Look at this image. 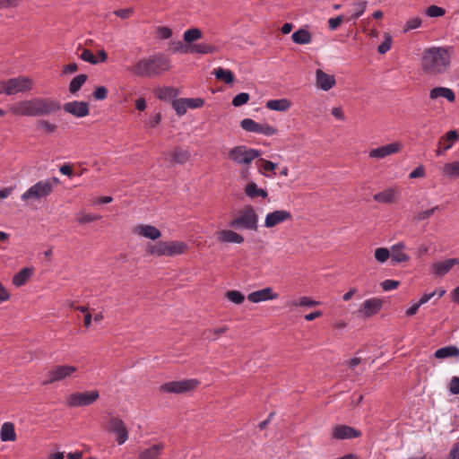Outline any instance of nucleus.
Masks as SVG:
<instances>
[{
    "label": "nucleus",
    "mask_w": 459,
    "mask_h": 459,
    "mask_svg": "<svg viewBox=\"0 0 459 459\" xmlns=\"http://www.w3.org/2000/svg\"><path fill=\"white\" fill-rule=\"evenodd\" d=\"M61 103L49 97H36L17 102L11 108L13 114L25 117H48L59 112Z\"/></svg>",
    "instance_id": "nucleus-1"
},
{
    "label": "nucleus",
    "mask_w": 459,
    "mask_h": 459,
    "mask_svg": "<svg viewBox=\"0 0 459 459\" xmlns=\"http://www.w3.org/2000/svg\"><path fill=\"white\" fill-rule=\"evenodd\" d=\"M170 60L162 54L144 57L128 67V71L138 77L154 78L170 69Z\"/></svg>",
    "instance_id": "nucleus-2"
},
{
    "label": "nucleus",
    "mask_w": 459,
    "mask_h": 459,
    "mask_svg": "<svg viewBox=\"0 0 459 459\" xmlns=\"http://www.w3.org/2000/svg\"><path fill=\"white\" fill-rule=\"evenodd\" d=\"M450 65V54L444 48H430L424 50L421 67L427 74H439Z\"/></svg>",
    "instance_id": "nucleus-3"
},
{
    "label": "nucleus",
    "mask_w": 459,
    "mask_h": 459,
    "mask_svg": "<svg viewBox=\"0 0 459 459\" xmlns=\"http://www.w3.org/2000/svg\"><path fill=\"white\" fill-rule=\"evenodd\" d=\"M59 182L58 178H52L45 180H39L30 186L22 195L21 200L27 205L35 202H40L49 196L53 190L54 185Z\"/></svg>",
    "instance_id": "nucleus-4"
},
{
    "label": "nucleus",
    "mask_w": 459,
    "mask_h": 459,
    "mask_svg": "<svg viewBox=\"0 0 459 459\" xmlns=\"http://www.w3.org/2000/svg\"><path fill=\"white\" fill-rule=\"evenodd\" d=\"M187 245L183 241H158L155 244L148 245L147 254L157 256H175L184 254Z\"/></svg>",
    "instance_id": "nucleus-5"
},
{
    "label": "nucleus",
    "mask_w": 459,
    "mask_h": 459,
    "mask_svg": "<svg viewBox=\"0 0 459 459\" xmlns=\"http://www.w3.org/2000/svg\"><path fill=\"white\" fill-rule=\"evenodd\" d=\"M258 216L251 205H247L241 211L240 215L230 221L229 226L233 229H245L256 230Z\"/></svg>",
    "instance_id": "nucleus-6"
},
{
    "label": "nucleus",
    "mask_w": 459,
    "mask_h": 459,
    "mask_svg": "<svg viewBox=\"0 0 459 459\" xmlns=\"http://www.w3.org/2000/svg\"><path fill=\"white\" fill-rule=\"evenodd\" d=\"M261 154V151L248 148L246 145L235 146L229 151V158L239 165L249 164Z\"/></svg>",
    "instance_id": "nucleus-7"
},
{
    "label": "nucleus",
    "mask_w": 459,
    "mask_h": 459,
    "mask_svg": "<svg viewBox=\"0 0 459 459\" xmlns=\"http://www.w3.org/2000/svg\"><path fill=\"white\" fill-rule=\"evenodd\" d=\"M100 397L98 390L76 392L70 394L66 401L69 407H84L94 403Z\"/></svg>",
    "instance_id": "nucleus-8"
},
{
    "label": "nucleus",
    "mask_w": 459,
    "mask_h": 459,
    "mask_svg": "<svg viewBox=\"0 0 459 459\" xmlns=\"http://www.w3.org/2000/svg\"><path fill=\"white\" fill-rule=\"evenodd\" d=\"M199 381L196 379H183L170 381L160 385V391L164 393L183 394L197 387Z\"/></svg>",
    "instance_id": "nucleus-9"
},
{
    "label": "nucleus",
    "mask_w": 459,
    "mask_h": 459,
    "mask_svg": "<svg viewBox=\"0 0 459 459\" xmlns=\"http://www.w3.org/2000/svg\"><path fill=\"white\" fill-rule=\"evenodd\" d=\"M77 371V368L70 365H56L52 367L46 374V380L43 385L62 381Z\"/></svg>",
    "instance_id": "nucleus-10"
},
{
    "label": "nucleus",
    "mask_w": 459,
    "mask_h": 459,
    "mask_svg": "<svg viewBox=\"0 0 459 459\" xmlns=\"http://www.w3.org/2000/svg\"><path fill=\"white\" fill-rule=\"evenodd\" d=\"M108 429L117 435V442L123 445L128 439V431L124 421L114 416L108 418Z\"/></svg>",
    "instance_id": "nucleus-11"
},
{
    "label": "nucleus",
    "mask_w": 459,
    "mask_h": 459,
    "mask_svg": "<svg viewBox=\"0 0 459 459\" xmlns=\"http://www.w3.org/2000/svg\"><path fill=\"white\" fill-rule=\"evenodd\" d=\"M33 82L30 77L18 76L8 79L9 96L32 90Z\"/></svg>",
    "instance_id": "nucleus-12"
},
{
    "label": "nucleus",
    "mask_w": 459,
    "mask_h": 459,
    "mask_svg": "<svg viewBox=\"0 0 459 459\" xmlns=\"http://www.w3.org/2000/svg\"><path fill=\"white\" fill-rule=\"evenodd\" d=\"M383 304V299L378 298H371L366 299L361 304L357 312L360 316L368 318L377 315L382 309Z\"/></svg>",
    "instance_id": "nucleus-13"
},
{
    "label": "nucleus",
    "mask_w": 459,
    "mask_h": 459,
    "mask_svg": "<svg viewBox=\"0 0 459 459\" xmlns=\"http://www.w3.org/2000/svg\"><path fill=\"white\" fill-rule=\"evenodd\" d=\"M361 431L347 425H336L332 429V437L334 439H351L361 437Z\"/></svg>",
    "instance_id": "nucleus-14"
},
{
    "label": "nucleus",
    "mask_w": 459,
    "mask_h": 459,
    "mask_svg": "<svg viewBox=\"0 0 459 459\" xmlns=\"http://www.w3.org/2000/svg\"><path fill=\"white\" fill-rule=\"evenodd\" d=\"M65 112L69 113L76 117H84L90 114L89 104L85 101H70L62 106Z\"/></svg>",
    "instance_id": "nucleus-15"
},
{
    "label": "nucleus",
    "mask_w": 459,
    "mask_h": 459,
    "mask_svg": "<svg viewBox=\"0 0 459 459\" xmlns=\"http://www.w3.org/2000/svg\"><path fill=\"white\" fill-rule=\"evenodd\" d=\"M403 144L400 142H394L392 143L372 149L369 152V157L376 159H384L389 155L397 153L401 151Z\"/></svg>",
    "instance_id": "nucleus-16"
},
{
    "label": "nucleus",
    "mask_w": 459,
    "mask_h": 459,
    "mask_svg": "<svg viewBox=\"0 0 459 459\" xmlns=\"http://www.w3.org/2000/svg\"><path fill=\"white\" fill-rule=\"evenodd\" d=\"M292 218L291 213L285 210H277L272 212H269L264 220V227L273 228L279 223H281L285 221L290 220Z\"/></svg>",
    "instance_id": "nucleus-17"
},
{
    "label": "nucleus",
    "mask_w": 459,
    "mask_h": 459,
    "mask_svg": "<svg viewBox=\"0 0 459 459\" xmlns=\"http://www.w3.org/2000/svg\"><path fill=\"white\" fill-rule=\"evenodd\" d=\"M278 293L273 292L271 287L253 291L247 295V299L253 303L272 300L278 298Z\"/></svg>",
    "instance_id": "nucleus-18"
},
{
    "label": "nucleus",
    "mask_w": 459,
    "mask_h": 459,
    "mask_svg": "<svg viewBox=\"0 0 459 459\" xmlns=\"http://www.w3.org/2000/svg\"><path fill=\"white\" fill-rule=\"evenodd\" d=\"M456 264H459L458 258H449L442 262L434 263L431 266V273L437 277H442Z\"/></svg>",
    "instance_id": "nucleus-19"
},
{
    "label": "nucleus",
    "mask_w": 459,
    "mask_h": 459,
    "mask_svg": "<svg viewBox=\"0 0 459 459\" xmlns=\"http://www.w3.org/2000/svg\"><path fill=\"white\" fill-rule=\"evenodd\" d=\"M405 248L403 242H398L391 247V265L394 266L399 263H406L410 255L402 250Z\"/></svg>",
    "instance_id": "nucleus-20"
},
{
    "label": "nucleus",
    "mask_w": 459,
    "mask_h": 459,
    "mask_svg": "<svg viewBox=\"0 0 459 459\" xmlns=\"http://www.w3.org/2000/svg\"><path fill=\"white\" fill-rule=\"evenodd\" d=\"M316 86L323 91H329L335 84L334 76L325 74L321 69L316 70Z\"/></svg>",
    "instance_id": "nucleus-21"
},
{
    "label": "nucleus",
    "mask_w": 459,
    "mask_h": 459,
    "mask_svg": "<svg viewBox=\"0 0 459 459\" xmlns=\"http://www.w3.org/2000/svg\"><path fill=\"white\" fill-rule=\"evenodd\" d=\"M134 232L152 240H156L161 236V232L158 228L149 224L138 225L134 230Z\"/></svg>",
    "instance_id": "nucleus-22"
},
{
    "label": "nucleus",
    "mask_w": 459,
    "mask_h": 459,
    "mask_svg": "<svg viewBox=\"0 0 459 459\" xmlns=\"http://www.w3.org/2000/svg\"><path fill=\"white\" fill-rule=\"evenodd\" d=\"M218 240L223 243L241 244L245 239L243 236L231 230H222L218 234Z\"/></svg>",
    "instance_id": "nucleus-23"
},
{
    "label": "nucleus",
    "mask_w": 459,
    "mask_h": 459,
    "mask_svg": "<svg viewBox=\"0 0 459 459\" xmlns=\"http://www.w3.org/2000/svg\"><path fill=\"white\" fill-rule=\"evenodd\" d=\"M440 97L446 99L449 102H454L455 100V94L449 88L435 87L430 90L429 98L431 100H436Z\"/></svg>",
    "instance_id": "nucleus-24"
},
{
    "label": "nucleus",
    "mask_w": 459,
    "mask_h": 459,
    "mask_svg": "<svg viewBox=\"0 0 459 459\" xmlns=\"http://www.w3.org/2000/svg\"><path fill=\"white\" fill-rule=\"evenodd\" d=\"M374 200L381 204H393L397 200V191L394 188H388L374 195Z\"/></svg>",
    "instance_id": "nucleus-25"
},
{
    "label": "nucleus",
    "mask_w": 459,
    "mask_h": 459,
    "mask_svg": "<svg viewBox=\"0 0 459 459\" xmlns=\"http://www.w3.org/2000/svg\"><path fill=\"white\" fill-rule=\"evenodd\" d=\"M164 447L165 446L162 443L154 444L152 446L143 450L139 454V459H159Z\"/></svg>",
    "instance_id": "nucleus-26"
},
{
    "label": "nucleus",
    "mask_w": 459,
    "mask_h": 459,
    "mask_svg": "<svg viewBox=\"0 0 459 459\" xmlns=\"http://www.w3.org/2000/svg\"><path fill=\"white\" fill-rule=\"evenodd\" d=\"M171 162L185 164L190 158V152L181 147H176L170 152Z\"/></svg>",
    "instance_id": "nucleus-27"
},
{
    "label": "nucleus",
    "mask_w": 459,
    "mask_h": 459,
    "mask_svg": "<svg viewBox=\"0 0 459 459\" xmlns=\"http://www.w3.org/2000/svg\"><path fill=\"white\" fill-rule=\"evenodd\" d=\"M0 437L3 442L15 441L16 433L13 423L4 422L1 427Z\"/></svg>",
    "instance_id": "nucleus-28"
},
{
    "label": "nucleus",
    "mask_w": 459,
    "mask_h": 459,
    "mask_svg": "<svg viewBox=\"0 0 459 459\" xmlns=\"http://www.w3.org/2000/svg\"><path fill=\"white\" fill-rule=\"evenodd\" d=\"M266 108L271 110L287 111L291 107V102L288 99L270 100L266 102Z\"/></svg>",
    "instance_id": "nucleus-29"
},
{
    "label": "nucleus",
    "mask_w": 459,
    "mask_h": 459,
    "mask_svg": "<svg viewBox=\"0 0 459 459\" xmlns=\"http://www.w3.org/2000/svg\"><path fill=\"white\" fill-rule=\"evenodd\" d=\"M245 194L252 199L255 197L266 198L268 195L267 191L263 188H258L255 182H250L245 186Z\"/></svg>",
    "instance_id": "nucleus-30"
},
{
    "label": "nucleus",
    "mask_w": 459,
    "mask_h": 459,
    "mask_svg": "<svg viewBox=\"0 0 459 459\" xmlns=\"http://www.w3.org/2000/svg\"><path fill=\"white\" fill-rule=\"evenodd\" d=\"M293 42L299 45L309 44L312 40L311 33L306 29H299L291 35Z\"/></svg>",
    "instance_id": "nucleus-31"
},
{
    "label": "nucleus",
    "mask_w": 459,
    "mask_h": 459,
    "mask_svg": "<svg viewBox=\"0 0 459 459\" xmlns=\"http://www.w3.org/2000/svg\"><path fill=\"white\" fill-rule=\"evenodd\" d=\"M32 275V269L25 267L13 277V284L16 287L23 286Z\"/></svg>",
    "instance_id": "nucleus-32"
},
{
    "label": "nucleus",
    "mask_w": 459,
    "mask_h": 459,
    "mask_svg": "<svg viewBox=\"0 0 459 459\" xmlns=\"http://www.w3.org/2000/svg\"><path fill=\"white\" fill-rule=\"evenodd\" d=\"M435 357L437 359L459 357V348L454 345L442 347L435 351Z\"/></svg>",
    "instance_id": "nucleus-33"
},
{
    "label": "nucleus",
    "mask_w": 459,
    "mask_h": 459,
    "mask_svg": "<svg viewBox=\"0 0 459 459\" xmlns=\"http://www.w3.org/2000/svg\"><path fill=\"white\" fill-rule=\"evenodd\" d=\"M217 80L223 81L227 84H231L234 82V74L222 67H218L212 73Z\"/></svg>",
    "instance_id": "nucleus-34"
},
{
    "label": "nucleus",
    "mask_w": 459,
    "mask_h": 459,
    "mask_svg": "<svg viewBox=\"0 0 459 459\" xmlns=\"http://www.w3.org/2000/svg\"><path fill=\"white\" fill-rule=\"evenodd\" d=\"M36 129L39 132H42L44 134H54L57 130V126L56 124H52L48 120L38 119L36 121Z\"/></svg>",
    "instance_id": "nucleus-35"
},
{
    "label": "nucleus",
    "mask_w": 459,
    "mask_h": 459,
    "mask_svg": "<svg viewBox=\"0 0 459 459\" xmlns=\"http://www.w3.org/2000/svg\"><path fill=\"white\" fill-rule=\"evenodd\" d=\"M87 79L88 75L84 74L76 75L74 78H73L69 83L70 93L75 94L77 91H79L82 86L86 82Z\"/></svg>",
    "instance_id": "nucleus-36"
},
{
    "label": "nucleus",
    "mask_w": 459,
    "mask_h": 459,
    "mask_svg": "<svg viewBox=\"0 0 459 459\" xmlns=\"http://www.w3.org/2000/svg\"><path fill=\"white\" fill-rule=\"evenodd\" d=\"M191 53L197 54H212L216 51V48L213 45L207 43L193 44L189 48Z\"/></svg>",
    "instance_id": "nucleus-37"
},
{
    "label": "nucleus",
    "mask_w": 459,
    "mask_h": 459,
    "mask_svg": "<svg viewBox=\"0 0 459 459\" xmlns=\"http://www.w3.org/2000/svg\"><path fill=\"white\" fill-rule=\"evenodd\" d=\"M203 37V33L198 28H191L184 32L183 39L186 43H193Z\"/></svg>",
    "instance_id": "nucleus-38"
},
{
    "label": "nucleus",
    "mask_w": 459,
    "mask_h": 459,
    "mask_svg": "<svg viewBox=\"0 0 459 459\" xmlns=\"http://www.w3.org/2000/svg\"><path fill=\"white\" fill-rule=\"evenodd\" d=\"M443 172L448 177L459 178V161L445 164Z\"/></svg>",
    "instance_id": "nucleus-39"
},
{
    "label": "nucleus",
    "mask_w": 459,
    "mask_h": 459,
    "mask_svg": "<svg viewBox=\"0 0 459 459\" xmlns=\"http://www.w3.org/2000/svg\"><path fill=\"white\" fill-rule=\"evenodd\" d=\"M227 326L220 327L214 330H204L202 333L204 339L216 340L220 334H222L228 331Z\"/></svg>",
    "instance_id": "nucleus-40"
},
{
    "label": "nucleus",
    "mask_w": 459,
    "mask_h": 459,
    "mask_svg": "<svg viewBox=\"0 0 459 459\" xmlns=\"http://www.w3.org/2000/svg\"><path fill=\"white\" fill-rule=\"evenodd\" d=\"M240 126L247 132L258 133L259 123L251 118H245L241 120Z\"/></svg>",
    "instance_id": "nucleus-41"
},
{
    "label": "nucleus",
    "mask_w": 459,
    "mask_h": 459,
    "mask_svg": "<svg viewBox=\"0 0 459 459\" xmlns=\"http://www.w3.org/2000/svg\"><path fill=\"white\" fill-rule=\"evenodd\" d=\"M225 297L237 305L242 304L245 300V296L239 290H228L225 293Z\"/></svg>",
    "instance_id": "nucleus-42"
},
{
    "label": "nucleus",
    "mask_w": 459,
    "mask_h": 459,
    "mask_svg": "<svg viewBox=\"0 0 459 459\" xmlns=\"http://www.w3.org/2000/svg\"><path fill=\"white\" fill-rule=\"evenodd\" d=\"M375 258L379 263H385L391 258V249L386 247H378L375 250Z\"/></svg>",
    "instance_id": "nucleus-43"
},
{
    "label": "nucleus",
    "mask_w": 459,
    "mask_h": 459,
    "mask_svg": "<svg viewBox=\"0 0 459 459\" xmlns=\"http://www.w3.org/2000/svg\"><path fill=\"white\" fill-rule=\"evenodd\" d=\"M186 102V98L173 100L172 107L178 116H183L184 114H186L187 110V106Z\"/></svg>",
    "instance_id": "nucleus-44"
},
{
    "label": "nucleus",
    "mask_w": 459,
    "mask_h": 459,
    "mask_svg": "<svg viewBox=\"0 0 459 459\" xmlns=\"http://www.w3.org/2000/svg\"><path fill=\"white\" fill-rule=\"evenodd\" d=\"M76 219L79 223L86 224L89 222H92V221L100 220L101 216L98 215V214H92V213H87V214L78 213Z\"/></svg>",
    "instance_id": "nucleus-45"
},
{
    "label": "nucleus",
    "mask_w": 459,
    "mask_h": 459,
    "mask_svg": "<svg viewBox=\"0 0 459 459\" xmlns=\"http://www.w3.org/2000/svg\"><path fill=\"white\" fill-rule=\"evenodd\" d=\"M80 58L91 65H97L99 63L98 58L94 56L91 50L83 48L80 55Z\"/></svg>",
    "instance_id": "nucleus-46"
},
{
    "label": "nucleus",
    "mask_w": 459,
    "mask_h": 459,
    "mask_svg": "<svg viewBox=\"0 0 459 459\" xmlns=\"http://www.w3.org/2000/svg\"><path fill=\"white\" fill-rule=\"evenodd\" d=\"M422 20L420 17H414L411 19H409L403 28V31L407 32L411 30L418 29L421 26Z\"/></svg>",
    "instance_id": "nucleus-47"
},
{
    "label": "nucleus",
    "mask_w": 459,
    "mask_h": 459,
    "mask_svg": "<svg viewBox=\"0 0 459 459\" xmlns=\"http://www.w3.org/2000/svg\"><path fill=\"white\" fill-rule=\"evenodd\" d=\"M367 4H368L367 1H359V2L354 3L355 13L351 16V19L352 20L359 19L365 12V10L367 8Z\"/></svg>",
    "instance_id": "nucleus-48"
},
{
    "label": "nucleus",
    "mask_w": 459,
    "mask_h": 459,
    "mask_svg": "<svg viewBox=\"0 0 459 459\" xmlns=\"http://www.w3.org/2000/svg\"><path fill=\"white\" fill-rule=\"evenodd\" d=\"M439 210H440V207L438 205H437V206H435V207H433L431 209L419 212L415 215V220L419 221H420L427 220L429 217H431L436 211H439Z\"/></svg>",
    "instance_id": "nucleus-49"
},
{
    "label": "nucleus",
    "mask_w": 459,
    "mask_h": 459,
    "mask_svg": "<svg viewBox=\"0 0 459 459\" xmlns=\"http://www.w3.org/2000/svg\"><path fill=\"white\" fill-rule=\"evenodd\" d=\"M317 305H319V302L309 297H302L299 301H294L292 303V306L295 307H316Z\"/></svg>",
    "instance_id": "nucleus-50"
},
{
    "label": "nucleus",
    "mask_w": 459,
    "mask_h": 459,
    "mask_svg": "<svg viewBox=\"0 0 459 459\" xmlns=\"http://www.w3.org/2000/svg\"><path fill=\"white\" fill-rule=\"evenodd\" d=\"M446 13V10L437 5H430L426 10V14L429 17H441Z\"/></svg>",
    "instance_id": "nucleus-51"
},
{
    "label": "nucleus",
    "mask_w": 459,
    "mask_h": 459,
    "mask_svg": "<svg viewBox=\"0 0 459 459\" xmlns=\"http://www.w3.org/2000/svg\"><path fill=\"white\" fill-rule=\"evenodd\" d=\"M249 94L247 92H241L236 95L232 100V105L234 107H240L249 100Z\"/></svg>",
    "instance_id": "nucleus-52"
},
{
    "label": "nucleus",
    "mask_w": 459,
    "mask_h": 459,
    "mask_svg": "<svg viewBox=\"0 0 459 459\" xmlns=\"http://www.w3.org/2000/svg\"><path fill=\"white\" fill-rule=\"evenodd\" d=\"M277 133V129L268 124H259L258 133L264 135L271 136Z\"/></svg>",
    "instance_id": "nucleus-53"
},
{
    "label": "nucleus",
    "mask_w": 459,
    "mask_h": 459,
    "mask_svg": "<svg viewBox=\"0 0 459 459\" xmlns=\"http://www.w3.org/2000/svg\"><path fill=\"white\" fill-rule=\"evenodd\" d=\"M92 97L96 100H103L108 97V89L105 86H99L92 92Z\"/></svg>",
    "instance_id": "nucleus-54"
},
{
    "label": "nucleus",
    "mask_w": 459,
    "mask_h": 459,
    "mask_svg": "<svg viewBox=\"0 0 459 459\" xmlns=\"http://www.w3.org/2000/svg\"><path fill=\"white\" fill-rule=\"evenodd\" d=\"M134 9L132 7L114 11V14L123 20L130 18L134 14Z\"/></svg>",
    "instance_id": "nucleus-55"
},
{
    "label": "nucleus",
    "mask_w": 459,
    "mask_h": 459,
    "mask_svg": "<svg viewBox=\"0 0 459 459\" xmlns=\"http://www.w3.org/2000/svg\"><path fill=\"white\" fill-rule=\"evenodd\" d=\"M392 38L389 34L385 35V40L377 47L380 54H385L391 48Z\"/></svg>",
    "instance_id": "nucleus-56"
},
{
    "label": "nucleus",
    "mask_w": 459,
    "mask_h": 459,
    "mask_svg": "<svg viewBox=\"0 0 459 459\" xmlns=\"http://www.w3.org/2000/svg\"><path fill=\"white\" fill-rule=\"evenodd\" d=\"M186 106L189 108H201L204 105V100L202 98H190V99L186 98Z\"/></svg>",
    "instance_id": "nucleus-57"
},
{
    "label": "nucleus",
    "mask_w": 459,
    "mask_h": 459,
    "mask_svg": "<svg viewBox=\"0 0 459 459\" xmlns=\"http://www.w3.org/2000/svg\"><path fill=\"white\" fill-rule=\"evenodd\" d=\"M177 94H178V91L176 89H174L172 87H167L160 91L159 98L160 100H166L169 98L172 99V98L176 97Z\"/></svg>",
    "instance_id": "nucleus-58"
},
{
    "label": "nucleus",
    "mask_w": 459,
    "mask_h": 459,
    "mask_svg": "<svg viewBox=\"0 0 459 459\" xmlns=\"http://www.w3.org/2000/svg\"><path fill=\"white\" fill-rule=\"evenodd\" d=\"M400 285V281L394 280H385L381 282V287L384 290L389 291L396 289Z\"/></svg>",
    "instance_id": "nucleus-59"
},
{
    "label": "nucleus",
    "mask_w": 459,
    "mask_h": 459,
    "mask_svg": "<svg viewBox=\"0 0 459 459\" xmlns=\"http://www.w3.org/2000/svg\"><path fill=\"white\" fill-rule=\"evenodd\" d=\"M342 21H343V16L342 15H338V16H336L334 18H330L328 20L329 29L331 30H336L341 25Z\"/></svg>",
    "instance_id": "nucleus-60"
},
{
    "label": "nucleus",
    "mask_w": 459,
    "mask_h": 459,
    "mask_svg": "<svg viewBox=\"0 0 459 459\" xmlns=\"http://www.w3.org/2000/svg\"><path fill=\"white\" fill-rule=\"evenodd\" d=\"M159 37L162 39H168L172 36V30L170 28L162 26L158 28Z\"/></svg>",
    "instance_id": "nucleus-61"
},
{
    "label": "nucleus",
    "mask_w": 459,
    "mask_h": 459,
    "mask_svg": "<svg viewBox=\"0 0 459 459\" xmlns=\"http://www.w3.org/2000/svg\"><path fill=\"white\" fill-rule=\"evenodd\" d=\"M424 176H425L424 166L423 165H419L415 169H413L410 173L409 178L413 179V178H423Z\"/></svg>",
    "instance_id": "nucleus-62"
},
{
    "label": "nucleus",
    "mask_w": 459,
    "mask_h": 459,
    "mask_svg": "<svg viewBox=\"0 0 459 459\" xmlns=\"http://www.w3.org/2000/svg\"><path fill=\"white\" fill-rule=\"evenodd\" d=\"M449 391L453 394H459V377H453L449 384Z\"/></svg>",
    "instance_id": "nucleus-63"
},
{
    "label": "nucleus",
    "mask_w": 459,
    "mask_h": 459,
    "mask_svg": "<svg viewBox=\"0 0 459 459\" xmlns=\"http://www.w3.org/2000/svg\"><path fill=\"white\" fill-rule=\"evenodd\" d=\"M260 161L263 162L262 169L264 171H273L277 167L276 163L270 160L260 159Z\"/></svg>",
    "instance_id": "nucleus-64"
}]
</instances>
